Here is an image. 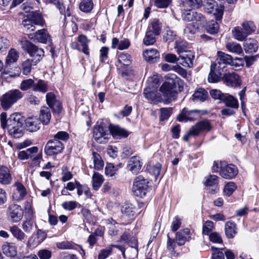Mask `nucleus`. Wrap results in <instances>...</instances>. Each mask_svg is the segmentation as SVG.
Wrapping results in <instances>:
<instances>
[{"label":"nucleus","mask_w":259,"mask_h":259,"mask_svg":"<svg viewBox=\"0 0 259 259\" xmlns=\"http://www.w3.org/2000/svg\"><path fill=\"white\" fill-rule=\"evenodd\" d=\"M222 79L224 83L228 87H237L241 84L239 75L234 71L225 73Z\"/></svg>","instance_id":"16"},{"label":"nucleus","mask_w":259,"mask_h":259,"mask_svg":"<svg viewBox=\"0 0 259 259\" xmlns=\"http://www.w3.org/2000/svg\"><path fill=\"white\" fill-rule=\"evenodd\" d=\"M93 158L94 163V168L97 170L102 169L104 166V162L101 156L98 153L94 152L93 153Z\"/></svg>","instance_id":"49"},{"label":"nucleus","mask_w":259,"mask_h":259,"mask_svg":"<svg viewBox=\"0 0 259 259\" xmlns=\"http://www.w3.org/2000/svg\"><path fill=\"white\" fill-rule=\"evenodd\" d=\"M22 49L26 51L34 60V63H39L44 56V51L30 41L23 39L20 41Z\"/></svg>","instance_id":"3"},{"label":"nucleus","mask_w":259,"mask_h":259,"mask_svg":"<svg viewBox=\"0 0 259 259\" xmlns=\"http://www.w3.org/2000/svg\"><path fill=\"white\" fill-rule=\"evenodd\" d=\"M38 148L36 146L27 149L25 150L21 151L18 153V157L20 160H24L32 158L33 154L38 152Z\"/></svg>","instance_id":"29"},{"label":"nucleus","mask_w":259,"mask_h":259,"mask_svg":"<svg viewBox=\"0 0 259 259\" xmlns=\"http://www.w3.org/2000/svg\"><path fill=\"white\" fill-rule=\"evenodd\" d=\"M219 25L216 21H211L206 26V30L210 34H213L218 32Z\"/></svg>","instance_id":"54"},{"label":"nucleus","mask_w":259,"mask_h":259,"mask_svg":"<svg viewBox=\"0 0 259 259\" xmlns=\"http://www.w3.org/2000/svg\"><path fill=\"white\" fill-rule=\"evenodd\" d=\"M19 58L18 52L14 49H11L7 55L6 63L11 64L17 62Z\"/></svg>","instance_id":"51"},{"label":"nucleus","mask_w":259,"mask_h":259,"mask_svg":"<svg viewBox=\"0 0 259 259\" xmlns=\"http://www.w3.org/2000/svg\"><path fill=\"white\" fill-rule=\"evenodd\" d=\"M46 101L49 107L54 113L59 114L62 109V105L59 100H57L56 96L52 92L46 95Z\"/></svg>","instance_id":"14"},{"label":"nucleus","mask_w":259,"mask_h":259,"mask_svg":"<svg viewBox=\"0 0 259 259\" xmlns=\"http://www.w3.org/2000/svg\"><path fill=\"white\" fill-rule=\"evenodd\" d=\"M122 218L127 219L128 221L133 220L136 214V207L132 204H125L121 207Z\"/></svg>","instance_id":"19"},{"label":"nucleus","mask_w":259,"mask_h":259,"mask_svg":"<svg viewBox=\"0 0 259 259\" xmlns=\"http://www.w3.org/2000/svg\"><path fill=\"white\" fill-rule=\"evenodd\" d=\"M207 97V92L203 89H200L194 93L193 100L195 102H204Z\"/></svg>","instance_id":"43"},{"label":"nucleus","mask_w":259,"mask_h":259,"mask_svg":"<svg viewBox=\"0 0 259 259\" xmlns=\"http://www.w3.org/2000/svg\"><path fill=\"white\" fill-rule=\"evenodd\" d=\"M217 64H211L210 71L208 75L207 80L209 82L216 83L221 80L222 73L224 72L223 67H217Z\"/></svg>","instance_id":"15"},{"label":"nucleus","mask_w":259,"mask_h":259,"mask_svg":"<svg viewBox=\"0 0 259 259\" xmlns=\"http://www.w3.org/2000/svg\"><path fill=\"white\" fill-rule=\"evenodd\" d=\"M104 181L102 175L98 172H94L92 177V187L94 190H98L101 186Z\"/></svg>","instance_id":"38"},{"label":"nucleus","mask_w":259,"mask_h":259,"mask_svg":"<svg viewBox=\"0 0 259 259\" xmlns=\"http://www.w3.org/2000/svg\"><path fill=\"white\" fill-rule=\"evenodd\" d=\"M190 238V230L186 228L177 233L176 240L177 244L181 246L184 245L186 241H189Z\"/></svg>","instance_id":"24"},{"label":"nucleus","mask_w":259,"mask_h":259,"mask_svg":"<svg viewBox=\"0 0 259 259\" xmlns=\"http://www.w3.org/2000/svg\"><path fill=\"white\" fill-rule=\"evenodd\" d=\"M211 97L214 100H219L222 102L225 97V93H222L220 90L217 89L211 90L209 92Z\"/></svg>","instance_id":"61"},{"label":"nucleus","mask_w":259,"mask_h":259,"mask_svg":"<svg viewBox=\"0 0 259 259\" xmlns=\"http://www.w3.org/2000/svg\"><path fill=\"white\" fill-rule=\"evenodd\" d=\"M222 102L224 103L227 107L231 108L238 109L239 107L237 99L234 96L227 93H225Z\"/></svg>","instance_id":"31"},{"label":"nucleus","mask_w":259,"mask_h":259,"mask_svg":"<svg viewBox=\"0 0 259 259\" xmlns=\"http://www.w3.org/2000/svg\"><path fill=\"white\" fill-rule=\"evenodd\" d=\"M10 231L15 238L20 241H24L25 235L18 227L13 226L10 228Z\"/></svg>","instance_id":"47"},{"label":"nucleus","mask_w":259,"mask_h":259,"mask_svg":"<svg viewBox=\"0 0 259 259\" xmlns=\"http://www.w3.org/2000/svg\"><path fill=\"white\" fill-rule=\"evenodd\" d=\"M211 126L208 120H203L198 122L190 130V134L197 136L201 133L207 132L211 130Z\"/></svg>","instance_id":"13"},{"label":"nucleus","mask_w":259,"mask_h":259,"mask_svg":"<svg viewBox=\"0 0 259 259\" xmlns=\"http://www.w3.org/2000/svg\"><path fill=\"white\" fill-rule=\"evenodd\" d=\"M22 97V92L18 90L9 91L0 98L1 105L4 109L7 110Z\"/></svg>","instance_id":"6"},{"label":"nucleus","mask_w":259,"mask_h":259,"mask_svg":"<svg viewBox=\"0 0 259 259\" xmlns=\"http://www.w3.org/2000/svg\"><path fill=\"white\" fill-rule=\"evenodd\" d=\"M204 9L207 13L213 14L216 21L222 20L225 7L222 5L218 6L215 0H206L204 4Z\"/></svg>","instance_id":"8"},{"label":"nucleus","mask_w":259,"mask_h":259,"mask_svg":"<svg viewBox=\"0 0 259 259\" xmlns=\"http://www.w3.org/2000/svg\"><path fill=\"white\" fill-rule=\"evenodd\" d=\"M200 28L197 22L193 21L187 25L184 29V33L185 34H194Z\"/></svg>","instance_id":"53"},{"label":"nucleus","mask_w":259,"mask_h":259,"mask_svg":"<svg viewBox=\"0 0 259 259\" xmlns=\"http://www.w3.org/2000/svg\"><path fill=\"white\" fill-rule=\"evenodd\" d=\"M241 26L247 35L251 34L256 29L254 24L252 21L243 22Z\"/></svg>","instance_id":"50"},{"label":"nucleus","mask_w":259,"mask_h":259,"mask_svg":"<svg viewBox=\"0 0 259 259\" xmlns=\"http://www.w3.org/2000/svg\"><path fill=\"white\" fill-rule=\"evenodd\" d=\"M180 82H182V80L179 77L176 75H172L161 85L159 91L166 98L164 102L165 104L170 103L172 99H175L177 95L176 88L178 85L180 88Z\"/></svg>","instance_id":"2"},{"label":"nucleus","mask_w":259,"mask_h":259,"mask_svg":"<svg viewBox=\"0 0 259 259\" xmlns=\"http://www.w3.org/2000/svg\"><path fill=\"white\" fill-rule=\"evenodd\" d=\"M143 55L145 60L150 63L157 62L160 57L159 52L155 49H150L145 50L143 52Z\"/></svg>","instance_id":"22"},{"label":"nucleus","mask_w":259,"mask_h":259,"mask_svg":"<svg viewBox=\"0 0 259 259\" xmlns=\"http://www.w3.org/2000/svg\"><path fill=\"white\" fill-rule=\"evenodd\" d=\"M149 181L142 176L137 177L134 181L133 192L138 197L142 198L147 194L148 189Z\"/></svg>","instance_id":"9"},{"label":"nucleus","mask_w":259,"mask_h":259,"mask_svg":"<svg viewBox=\"0 0 259 259\" xmlns=\"http://www.w3.org/2000/svg\"><path fill=\"white\" fill-rule=\"evenodd\" d=\"M61 175L62 176L61 181L64 182L68 181L73 178L72 174L68 170L67 166H63L62 167Z\"/></svg>","instance_id":"60"},{"label":"nucleus","mask_w":259,"mask_h":259,"mask_svg":"<svg viewBox=\"0 0 259 259\" xmlns=\"http://www.w3.org/2000/svg\"><path fill=\"white\" fill-rule=\"evenodd\" d=\"M2 250L4 254L9 257H14L17 255V248L12 243L6 242L2 246Z\"/></svg>","instance_id":"30"},{"label":"nucleus","mask_w":259,"mask_h":259,"mask_svg":"<svg viewBox=\"0 0 259 259\" xmlns=\"http://www.w3.org/2000/svg\"><path fill=\"white\" fill-rule=\"evenodd\" d=\"M94 7L92 0H82L79 4V9L84 13L90 12Z\"/></svg>","instance_id":"45"},{"label":"nucleus","mask_w":259,"mask_h":259,"mask_svg":"<svg viewBox=\"0 0 259 259\" xmlns=\"http://www.w3.org/2000/svg\"><path fill=\"white\" fill-rule=\"evenodd\" d=\"M51 118V114L50 108L46 106L42 107L40 111V121H41L44 124L47 125L50 122Z\"/></svg>","instance_id":"36"},{"label":"nucleus","mask_w":259,"mask_h":259,"mask_svg":"<svg viewBox=\"0 0 259 259\" xmlns=\"http://www.w3.org/2000/svg\"><path fill=\"white\" fill-rule=\"evenodd\" d=\"M143 163L141 162L139 157L134 156L131 157L127 162V168L132 174H138L142 166Z\"/></svg>","instance_id":"18"},{"label":"nucleus","mask_w":259,"mask_h":259,"mask_svg":"<svg viewBox=\"0 0 259 259\" xmlns=\"http://www.w3.org/2000/svg\"><path fill=\"white\" fill-rule=\"evenodd\" d=\"M118 61L123 65H129L131 63V56L127 53H121L118 58Z\"/></svg>","instance_id":"59"},{"label":"nucleus","mask_w":259,"mask_h":259,"mask_svg":"<svg viewBox=\"0 0 259 259\" xmlns=\"http://www.w3.org/2000/svg\"><path fill=\"white\" fill-rule=\"evenodd\" d=\"M161 23L157 19L152 20L147 29H150L154 33L159 35L161 30Z\"/></svg>","instance_id":"44"},{"label":"nucleus","mask_w":259,"mask_h":259,"mask_svg":"<svg viewBox=\"0 0 259 259\" xmlns=\"http://www.w3.org/2000/svg\"><path fill=\"white\" fill-rule=\"evenodd\" d=\"M183 7L187 9H199L202 5V0H184L181 4Z\"/></svg>","instance_id":"34"},{"label":"nucleus","mask_w":259,"mask_h":259,"mask_svg":"<svg viewBox=\"0 0 259 259\" xmlns=\"http://www.w3.org/2000/svg\"><path fill=\"white\" fill-rule=\"evenodd\" d=\"M198 115V111L196 110H188L184 108L180 114H179L178 119L179 121H187L188 120H194Z\"/></svg>","instance_id":"21"},{"label":"nucleus","mask_w":259,"mask_h":259,"mask_svg":"<svg viewBox=\"0 0 259 259\" xmlns=\"http://www.w3.org/2000/svg\"><path fill=\"white\" fill-rule=\"evenodd\" d=\"M161 167V164L158 162H157L155 164H149L147 166V169L150 174L155 177V179L156 180L160 175Z\"/></svg>","instance_id":"42"},{"label":"nucleus","mask_w":259,"mask_h":259,"mask_svg":"<svg viewBox=\"0 0 259 259\" xmlns=\"http://www.w3.org/2000/svg\"><path fill=\"white\" fill-rule=\"evenodd\" d=\"M57 247L60 249H74L76 248V244L68 241H63L58 242L56 244Z\"/></svg>","instance_id":"56"},{"label":"nucleus","mask_w":259,"mask_h":259,"mask_svg":"<svg viewBox=\"0 0 259 259\" xmlns=\"http://www.w3.org/2000/svg\"><path fill=\"white\" fill-rule=\"evenodd\" d=\"M38 63H34L32 59H27L22 63V71L24 75L29 74L31 71L32 66L36 65Z\"/></svg>","instance_id":"37"},{"label":"nucleus","mask_w":259,"mask_h":259,"mask_svg":"<svg viewBox=\"0 0 259 259\" xmlns=\"http://www.w3.org/2000/svg\"><path fill=\"white\" fill-rule=\"evenodd\" d=\"M156 35L150 29H147L145 36L143 39V44L145 46L153 45L156 41Z\"/></svg>","instance_id":"41"},{"label":"nucleus","mask_w":259,"mask_h":259,"mask_svg":"<svg viewBox=\"0 0 259 259\" xmlns=\"http://www.w3.org/2000/svg\"><path fill=\"white\" fill-rule=\"evenodd\" d=\"M175 48L179 55V63L185 67L191 68L193 66V60L195 58L194 53L190 50H184L177 41L176 42Z\"/></svg>","instance_id":"7"},{"label":"nucleus","mask_w":259,"mask_h":259,"mask_svg":"<svg viewBox=\"0 0 259 259\" xmlns=\"http://www.w3.org/2000/svg\"><path fill=\"white\" fill-rule=\"evenodd\" d=\"M237 167L233 164H229L223 167H221L220 170V176L226 179H232L234 178L238 174Z\"/></svg>","instance_id":"17"},{"label":"nucleus","mask_w":259,"mask_h":259,"mask_svg":"<svg viewBox=\"0 0 259 259\" xmlns=\"http://www.w3.org/2000/svg\"><path fill=\"white\" fill-rule=\"evenodd\" d=\"M45 20L39 11H33L24 17L22 24L27 30L32 31L34 30V25L43 26Z\"/></svg>","instance_id":"4"},{"label":"nucleus","mask_w":259,"mask_h":259,"mask_svg":"<svg viewBox=\"0 0 259 259\" xmlns=\"http://www.w3.org/2000/svg\"><path fill=\"white\" fill-rule=\"evenodd\" d=\"M225 231L227 238H234L237 233L236 224L232 221L227 222L225 224Z\"/></svg>","instance_id":"33"},{"label":"nucleus","mask_w":259,"mask_h":259,"mask_svg":"<svg viewBox=\"0 0 259 259\" xmlns=\"http://www.w3.org/2000/svg\"><path fill=\"white\" fill-rule=\"evenodd\" d=\"M33 224L31 218L27 219L23 222L22 228L26 233H30L33 228Z\"/></svg>","instance_id":"63"},{"label":"nucleus","mask_w":259,"mask_h":259,"mask_svg":"<svg viewBox=\"0 0 259 259\" xmlns=\"http://www.w3.org/2000/svg\"><path fill=\"white\" fill-rule=\"evenodd\" d=\"M218 58L215 63H213L214 64H217V66L223 67V69L225 67L227 64H231L233 62L232 57L228 54H227L221 51H218Z\"/></svg>","instance_id":"20"},{"label":"nucleus","mask_w":259,"mask_h":259,"mask_svg":"<svg viewBox=\"0 0 259 259\" xmlns=\"http://www.w3.org/2000/svg\"><path fill=\"white\" fill-rule=\"evenodd\" d=\"M160 120L164 121L167 119L172 113V108H162L160 109Z\"/></svg>","instance_id":"64"},{"label":"nucleus","mask_w":259,"mask_h":259,"mask_svg":"<svg viewBox=\"0 0 259 259\" xmlns=\"http://www.w3.org/2000/svg\"><path fill=\"white\" fill-rule=\"evenodd\" d=\"M34 84V81L32 79L23 80L21 83L20 88L22 91H27L31 88L33 90Z\"/></svg>","instance_id":"57"},{"label":"nucleus","mask_w":259,"mask_h":259,"mask_svg":"<svg viewBox=\"0 0 259 259\" xmlns=\"http://www.w3.org/2000/svg\"><path fill=\"white\" fill-rule=\"evenodd\" d=\"M34 38L39 42L47 44L48 41L51 40V35L47 29H42L35 32Z\"/></svg>","instance_id":"27"},{"label":"nucleus","mask_w":259,"mask_h":259,"mask_svg":"<svg viewBox=\"0 0 259 259\" xmlns=\"http://www.w3.org/2000/svg\"><path fill=\"white\" fill-rule=\"evenodd\" d=\"M12 177L8 168L5 166L0 167V183L4 185L9 184Z\"/></svg>","instance_id":"28"},{"label":"nucleus","mask_w":259,"mask_h":259,"mask_svg":"<svg viewBox=\"0 0 259 259\" xmlns=\"http://www.w3.org/2000/svg\"><path fill=\"white\" fill-rule=\"evenodd\" d=\"M219 178L215 175H209L205 177L204 184L206 186L218 187Z\"/></svg>","instance_id":"48"},{"label":"nucleus","mask_w":259,"mask_h":259,"mask_svg":"<svg viewBox=\"0 0 259 259\" xmlns=\"http://www.w3.org/2000/svg\"><path fill=\"white\" fill-rule=\"evenodd\" d=\"M236 189V186L235 184L232 182H230L228 183L224 187V195L227 196H230Z\"/></svg>","instance_id":"55"},{"label":"nucleus","mask_w":259,"mask_h":259,"mask_svg":"<svg viewBox=\"0 0 259 259\" xmlns=\"http://www.w3.org/2000/svg\"><path fill=\"white\" fill-rule=\"evenodd\" d=\"M64 149V145L62 142L51 139L45 146L44 152L48 156H54L61 153Z\"/></svg>","instance_id":"10"},{"label":"nucleus","mask_w":259,"mask_h":259,"mask_svg":"<svg viewBox=\"0 0 259 259\" xmlns=\"http://www.w3.org/2000/svg\"><path fill=\"white\" fill-rule=\"evenodd\" d=\"M243 47L246 53H255L258 50V42L256 40L249 38L245 40Z\"/></svg>","instance_id":"26"},{"label":"nucleus","mask_w":259,"mask_h":259,"mask_svg":"<svg viewBox=\"0 0 259 259\" xmlns=\"http://www.w3.org/2000/svg\"><path fill=\"white\" fill-rule=\"evenodd\" d=\"M40 120L36 117H29L25 120V126L30 132L37 131L40 127Z\"/></svg>","instance_id":"25"},{"label":"nucleus","mask_w":259,"mask_h":259,"mask_svg":"<svg viewBox=\"0 0 259 259\" xmlns=\"http://www.w3.org/2000/svg\"><path fill=\"white\" fill-rule=\"evenodd\" d=\"M48 84L45 81L41 79H38L36 82L34 81L33 88V91L45 93L48 91Z\"/></svg>","instance_id":"40"},{"label":"nucleus","mask_w":259,"mask_h":259,"mask_svg":"<svg viewBox=\"0 0 259 259\" xmlns=\"http://www.w3.org/2000/svg\"><path fill=\"white\" fill-rule=\"evenodd\" d=\"M93 137L99 143H106L110 138L109 127L105 123L97 122L93 128Z\"/></svg>","instance_id":"5"},{"label":"nucleus","mask_w":259,"mask_h":259,"mask_svg":"<svg viewBox=\"0 0 259 259\" xmlns=\"http://www.w3.org/2000/svg\"><path fill=\"white\" fill-rule=\"evenodd\" d=\"M5 112L0 115L1 127L7 128L9 134L14 138H19L24 134L23 119L20 115L17 113L11 114L8 119Z\"/></svg>","instance_id":"1"},{"label":"nucleus","mask_w":259,"mask_h":259,"mask_svg":"<svg viewBox=\"0 0 259 259\" xmlns=\"http://www.w3.org/2000/svg\"><path fill=\"white\" fill-rule=\"evenodd\" d=\"M192 16H193L195 22H197L200 27H204L207 24V21L205 17L201 13L192 12Z\"/></svg>","instance_id":"46"},{"label":"nucleus","mask_w":259,"mask_h":259,"mask_svg":"<svg viewBox=\"0 0 259 259\" xmlns=\"http://www.w3.org/2000/svg\"><path fill=\"white\" fill-rule=\"evenodd\" d=\"M23 211L21 206L12 204L10 205L7 210V217L8 220L12 223L19 222L22 219Z\"/></svg>","instance_id":"12"},{"label":"nucleus","mask_w":259,"mask_h":259,"mask_svg":"<svg viewBox=\"0 0 259 259\" xmlns=\"http://www.w3.org/2000/svg\"><path fill=\"white\" fill-rule=\"evenodd\" d=\"M109 130L110 136L112 135L115 138L126 137L128 135L125 130L118 125H111L109 126Z\"/></svg>","instance_id":"32"},{"label":"nucleus","mask_w":259,"mask_h":259,"mask_svg":"<svg viewBox=\"0 0 259 259\" xmlns=\"http://www.w3.org/2000/svg\"><path fill=\"white\" fill-rule=\"evenodd\" d=\"M69 138V135L66 132L60 131L54 135L53 139L58 141L65 142L68 140Z\"/></svg>","instance_id":"62"},{"label":"nucleus","mask_w":259,"mask_h":259,"mask_svg":"<svg viewBox=\"0 0 259 259\" xmlns=\"http://www.w3.org/2000/svg\"><path fill=\"white\" fill-rule=\"evenodd\" d=\"M232 34L234 37L239 41H243L248 36L242 27L239 26L234 28L232 30Z\"/></svg>","instance_id":"39"},{"label":"nucleus","mask_w":259,"mask_h":259,"mask_svg":"<svg viewBox=\"0 0 259 259\" xmlns=\"http://www.w3.org/2000/svg\"><path fill=\"white\" fill-rule=\"evenodd\" d=\"M226 47L228 51L236 55L243 54V49L241 46L235 41H230L227 43Z\"/></svg>","instance_id":"35"},{"label":"nucleus","mask_w":259,"mask_h":259,"mask_svg":"<svg viewBox=\"0 0 259 259\" xmlns=\"http://www.w3.org/2000/svg\"><path fill=\"white\" fill-rule=\"evenodd\" d=\"M14 187L16 190L12 195L13 199L17 201L23 199L27 193L25 187L19 182L16 183Z\"/></svg>","instance_id":"23"},{"label":"nucleus","mask_w":259,"mask_h":259,"mask_svg":"<svg viewBox=\"0 0 259 259\" xmlns=\"http://www.w3.org/2000/svg\"><path fill=\"white\" fill-rule=\"evenodd\" d=\"M165 33L163 36V40L168 42H171L176 38V33L170 29L169 27H166L165 29Z\"/></svg>","instance_id":"52"},{"label":"nucleus","mask_w":259,"mask_h":259,"mask_svg":"<svg viewBox=\"0 0 259 259\" xmlns=\"http://www.w3.org/2000/svg\"><path fill=\"white\" fill-rule=\"evenodd\" d=\"M214 228V224L211 221H206L203 225L202 233L208 235Z\"/></svg>","instance_id":"58"},{"label":"nucleus","mask_w":259,"mask_h":259,"mask_svg":"<svg viewBox=\"0 0 259 259\" xmlns=\"http://www.w3.org/2000/svg\"><path fill=\"white\" fill-rule=\"evenodd\" d=\"M90 40L88 38L87 36L80 34L77 38V41H73L70 44L72 49L76 50L79 52H82L86 55H89L90 49L89 48V44Z\"/></svg>","instance_id":"11"}]
</instances>
